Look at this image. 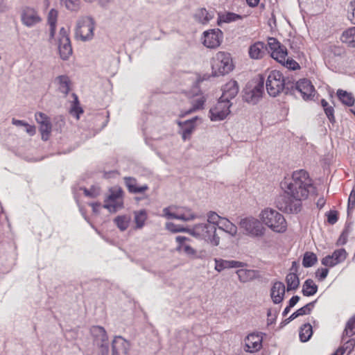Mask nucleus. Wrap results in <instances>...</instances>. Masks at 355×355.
Returning <instances> with one entry per match:
<instances>
[{
	"label": "nucleus",
	"instance_id": "49530a36",
	"mask_svg": "<svg viewBox=\"0 0 355 355\" xmlns=\"http://www.w3.org/2000/svg\"><path fill=\"white\" fill-rule=\"evenodd\" d=\"M223 218L218 216L216 212L209 211L207 214V220L205 223L213 224L215 226V228L217 230L220 220Z\"/></svg>",
	"mask_w": 355,
	"mask_h": 355
},
{
	"label": "nucleus",
	"instance_id": "3c124183",
	"mask_svg": "<svg viewBox=\"0 0 355 355\" xmlns=\"http://www.w3.org/2000/svg\"><path fill=\"white\" fill-rule=\"evenodd\" d=\"M347 17L352 24H355V1H352L348 6Z\"/></svg>",
	"mask_w": 355,
	"mask_h": 355
},
{
	"label": "nucleus",
	"instance_id": "9d476101",
	"mask_svg": "<svg viewBox=\"0 0 355 355\" xmlns=\"http://www.w3.org/2000/svg\"><path fill=\"white\" fill-rule=\"evenodd\" d=\"M58 51L60 58L63 60H67L72 55L73 49L71 44L68 31L62 27L60 29L58 38Z\"/></svg>",
	"mask_w": 355,
	"mask_h": 355
},
{
	"label": "nucleus",
	"instance_id": "6ab92c4d",
	"mask_svg": "<svg viewBox=\"0 0 355 355\" xmlns=\"http://www.w3.org/2000/svg\"><path fill=\"white\" fill-rule=\"evenodd\" d=\"M239 91V87L237 82L236 80H231L223 87V93L220 99L230 103V100L236 97Z\"/></svg>",
	"mask_w": 355,
	"mask_h": 355
},
{
	"label": "nucleus",
	"instance_id": "4468645a",
	"mask_svg": "<svg viewBox=\"0 0 355 355\" xmlns=\"http://www.w3.org/2000/svg\"><path fill=\"white\" fill-rule=\"evenodd\" d=\"M203 44L209 49L218 47L223 40V32L218 29H211L203 33Z\"/></svg>",
	"mask_w": 355,
	"mask_h": 355
},
{
	"label": "nucleus",
	"instance_id": "0eeeda50",
	"mask_svg": "<svg viewBox=\"0 0 355 355\" xmlns=\"http://www.w3.org/2000/svg\"><path fill=\"white\" fill-rule=\"evenodd\" d=\"M103 207L110 212H116L123 207V191L120 187L114 186L109 189Z\"/></svg>",
	"mask_w": 355,
	"mask_h": 355
},
{
	"label": "nucleus",
	"instance_id": "338daca9",
	"mask_svg": "<svg viewBox=\"0 0 355 355\" xmlns=\"http://www.w3.org/2000/svg\"><path fill=\"white\" fill-rule=\"evenodd\" d=\"M299 300L300 297L297 295L293 296L288 302L289 307H293L298 302Z\"/></svg>",
	"mask_w": 355,
	"mask_h": 355
},
{
	"label": "nucleus",
	"instance_id": "2eb2a0df",
	"mask_svg": "<svg viewBox=\"0 0 355 355\" xmlns=\"http://www.w3.org/2000/svg\"><path fill=\"white\" fill-rule=\"evenodd\" d=\"M36 121L40 124V131L42 135V139L47 141L51 132V123L50 119L42 112H37L35 114Z\"/></svg>",
	"mask_w": 355,
	"mask_h": 355
},
{
	"label": "nucleus",
	"instance_id": "c756f323",
	"mask_svg": "<svg viewBox=\"0 0 355 355\" xmlns=\"http://www.w3.org/2000/svg\"><path fill=\"white\" fill-rule=\"evenodd\" d=\"M340 40L350 47H355V26L343 31L340 36Z\"/></svg>",
	"mask_w": 355,
	"mask_h": 355
},
{
	"label": "nucleus",
	"instance_id": "603ef678",
	"mask_svg": "<svg viewBox=\"0 0 355 355\" xmlns=\"http://www.w3.org/2000/svg\"><path fill=\"white\" fill-rule=\"evenodd\" d=\"M83 191L85 196L92 198L97 196L100 193L99 188L96 187H92L90 189L84 188Z\"/></svg>",
	"mask_w": 355,
	"mask_h": 355
},
{
	"label": "nucleus",
	"instance_id": "8fccbe9b",
	"mask_svg": "<svg viewBox=\"0 0 355 355\" xmlns=\"http://www.w3.org/2000/svg\"><path fill=\"white\" fill-rule=\"evenodd\" d=\"M278 312L279 311L277 309H269L268 310V312H267V316H268V319H267V322H268V324H273L275 320H276V318L277 317V315H278Z\"/></svg>",
	"mask_w": 355,
	"mask_h": 355
},
{
	"label": "nucleus",
	"instance_id": "2f4dec72",
	"mask_svg": "<svg viewBox=\"0 0 355 355\" xmlns=\"http://www.w3.org/2000/svg\"><path fill=\"white\" fill-rule=\"evenodd\" d=\"M198 218V215L191 211V209L181 207L178 209V220L191 221Z\"/></svg>",
	"mask_w": 355,
	"mask_h": 355
},
{
	"label": "nucleus",
	"instance_id": "a19ab883",
	"mask_svg": "<svg viewBox=\"0 0 355 355\" xmlns=\"http://www.w3.org/2000/svg\"><path fill=\"white\" fill-rule=\"evenodd\" d=\"M205 101L206 98L205 96L202 94L196 95L191 102L193 106L192 108L190 109L187 113H191L193 111L202 109Z\"/></svg>",
	"mask_w": 355,
	"mask_h": 355
},
{
	"label": "nucleus",
	"instance_id": "774afa93",
	"mask_svg": "<svg viewBox=\"0 0 355 355\" xmlns=\"http://www.w3.org/2000/svg\"><path fill=\"white\" fill-rule=\"evenodd\" d=\"M326 200L324 198V197H320L316 202V206L319 209H321L325 205Z\"/></svg>",
	"mask_w": 355,
	"mask_h": 355
},
{
	"label": "nucleus",
	"instance_id": "f8f14e48",
	"mask_svg": "<svg viewBox=\"0 0 355 355\" xmlns=\"http://www.w3.org/2000/svg\"><path fill=\"white\" fill-rule=\"evenodd\" d=\"M232 103L219 98L216 105L209 110V117L212 121H219L225 119L230 114Z\"/></svg>",
	"mask_w": 355,
	"mask_h": 355
},
{
	"label": "nucleus",
	"instance_id": "09e8293b",
	"mask_svg": "<svg viewBox=\"0 0 355 355\" xmlns=\"http://www.w3.org/2000/svg\"><path fill=\"white\" fill-rule=\"evenodd\" d=\"M215 270L218 272H221L224 269L229 268L228 260L221 259H215Z\"/></svg>",
	"mask_w": 355,
	"mask_h": 355
},
{
	"label": "nucleus",
	"instance_id": "bb28decb",
	"mask_svg": "<svg viewBox=\"0 0 355 355\" xmlns=\"http://www.w3.org/2000/svg\"><path fill=\"white\" fill-rule=\"evenodd\" d=\"M196 120V117L193 118L192 119L187 120L184 122H178V125L181 127L182 129V136L184 140H187L189 138L191 134L195 128V121Z\"/></svg>",
	"mask_w": 355,
	"mask_h": 355
},
{
	"label": "nucleus",
	"instance_id": "ea45409f",
	"mask_svg": "<svg viewBox=\"0 0 355 355\" xmlns=\"http://www.w3.org/2000/svg\"><path fill=\"white\" fill-rule=\"evenodd\" d=\"M60 4L68 10L78 12L80 8V0H60Z\"/></svg>",
	"mask_w": 355,
	"mask_h": 355
},
{
	"label": "nucleus",
	"instance_id": "a18cd8bd",
	"mask_svg": "<svg viewBox=\"0 0 355 355\" xmlns=\"http://www.w3.org/2000/svg\"><path fill=\"white\" fill-rule=\"evenodd\" d=\"M166 228L168 231L176 233V232H185L188 234L189 232V227H183L180 225H178L174 224L173 223H166Z\"/></svg>",
	"mask_w": 355,
	"mask_h": 355
},
{
	"label": "nucleus",
	"instance_id": "864d4df0",
	"mask_svg": "<svg viewBox=\"0 0 355 355\" xmlns=\"http://www.w3.org/2000/svg\"><path fill=\"white\" fill-rule=\"evenodd\" d=\"M355 347V340L349 339L347 340L343 347H340L339 348H343L344 349V352L346 350H349V354L351 353Z\"/></svg>",
	"mask_w": 355,
	"mask_h": 355
},
{
	"label": "nucleus",
	"instance_id": "c85d7f7f",
	"mask_svg": "<svg viewBox=\"0 0 355 355\" xmlns=\"http://www.w3.org/2000/svg\"><path fill=\"white\" fill-rule=\"evenodd\" d=\"M134 214V222L135 223V229L140 230L144 227L146 224V221L148 218V214L146 209H140L135 211Z\"/></svg>",
	"mask_w": 355,
	"mask_h": 355
},
{
	"label": "nucleus",
	"instance_id": "7ed1b4c3",
	"mask_svg": "<svg viewBox=\"0 0 355 355\" xmlns=\"http://www.w3.org/2000/svg\"><path fill=\"white\" fill-rule=\"evenodd\" d=\"M188 234L195 239L203 241L212 246H218L220 237L216 234V229L211 223H200L189 227Z\"/></svg>",
	"mask_w": 355,
	"mask_h": 355
},
{
	"label": "nucleus",
	"instance_id": "c03bdc74",
	"mask_svg": "<svg viewBox=\"0 0 355 355\" xmlns=\"http://www.w3.org/2000/svg\"><path fill=\"white\" fill-rule=\"evenodd\" d=\"M73 96H74V101H73L72 107L70 109V114L78 119L80 114L83 112V110L78 105L77 96L74 94Z\"/></svg>",
	"mask_w": 355,
	"mask_h": 355
},
{
	"label": "nucleus",
	"instance_id": "393cba45",
	"mask_svg": "<svg viewBox=\"0 0 355 355\" xmlns=\"http://www.w3.org/2000/svg\"><path fill=\"white\" fill-rule=\"evenodd\" d=\"M125 184L128 188L130 193H142L148 190V187L147 184L138 186L135 178L131 177H125L123 178Z\"/></svg>",
	"mask_w": 355,
	"mask_h": 355
},
{
	"label": "nucleus",
	"instance_id": "7c9ffc66",
	"mask_svg": "<svg viewBox=\"0 0 355 355\" xmlns=\"http://www.w3.org/2000/svg\"><path fill=\"white\" fill-rule=\"evenodd\" d=\"M58 19V11L55 9H51L48 15V24L50 26L49 28V41L53 39L55 34L56 24Z\"/></svg>",
	"mask_w": 355,
	"mask_h": 355
},
{
	"label": "nucleus",
	"instance_id": "69168bd1",
	"mask_svg": "<svg viewBox=\"0 0 355 355\" xmlns=\"http://www.w3.org/2000/svg\"><path fill=\"white\" fill-rule=\"evenodd\" d=\"M26 132L31 136H33L36 132V129L34 125H31L28 123H26Z\"/></svg>",
	"mask_w": 355,
	"mask_h": 355
},
{
	"label": "nucleus",
	"instance_id": "b1692460",
	"mask_svg": "<svg viewBox=\"0 0 355 355\" xmlns=\"http://www.w3.org/2000/svg\"><path fill=\"white\" fill-rule=\"evenodd\" d=\"M214 17V12L213 10H207L204 8L196 10L193 14L195 21L202 25L209 24Z\"/></svg>",
	"mask_w": 355,
	"mask_h": 355
},
{
	"label": "nucleus",
	"instance_id": "412c9836",
	"mask_svg": "<svg viewBox=\"0 0 355 355\" xmlns=\"http://www.w3.org/2000/svg\"><path fill=\"white\" fill-rule=\"evenodd\" d=\"M262 346V337L258 334H249L245 339V350L254 353L261 349Z\"/></svg>",
	"mask_w": 355,
	"mask_h": 355
},
{
	"label": "nucleus",
	"instance_id": "dca6fc26",
	"mask_svg": "<svg viewBox=\"0 0 355 355\" xmlns=\"http://www.w3.org/2000/svg\"><path fill=\"white\" fill-rule=\"evenodd\" d=\"M289 92H297L305 101H309L311 98V80L307 78H302L298 81H294V87Z\"/></svg>",
	"mask_w": 355,
	"mask_h": 355
},
{
	"label": "nucleus",
	"instance_id": "6e6d98bb",
	"mask_svg": "<svg viewBox=\"0 0 355 355\" xmlns=\"http://www.w3.org/2000/svg\"><path fill=\"white\" fill-rule=\"evenodd\" d=\"M338 220V213L336 211H330L327 214V221L329 223L334 225Z\"/></svg>",
	"mask_w": 355,
	"mask_h": 355
},
{
	"label": "nucleus",
	"instance_id": "4be33fe9",
	"mask_svg": "<svg viewBox=\"0 0 355 355\" xmlns=\"http://www.w3.org/2000/svg\"><path fill=\"white\" fill-rule=\"evenodd\" d=\"M40 21V17L33 8H26L21 14V21L26 26L32 27Z\"/></svg>",
	"mask_w": 355,
	"mask_h": 355
},
{
	"label": "nucleus",
	"instance_id": "bf43d9fd",
	"mask_svg": "<svg viewBox=\"0 0 355 355\" xmlns=\"http://www.w3.org/2000/svg\"><path fill=\"white\" fill-rule=\"evenodd\" d=\"M348 234H349L348 230H345L342 232L340 236H339V238L337 241V244L340 245H343L345 244L347 241Z\"/></svg>",
	"mask_w": 355,
	"mask_h": 355
},
{
	"label": "nucleus",
	"instance_id": "f704fd0d",
	"mask_svg": "<svg viewBox=\"0 0 355 355\" xmlns=\"http://www.w3.org/2000/svg\"><path fill=\"white\" fill-rule=\"evenodd\" d=\"M130 220L131 217L129 215H121L114 219V223L121 231L123 232L129 227Z\"/></svg>",
	"mask_w": 355,
	"mask_h": 355
},
{
	"label": "nucleus",
	"instance_id": "423d86ee",
	"mask_svg": "<svg viewBox=\"0 0 355 355\" xmlns=\"http://www.w3.org/2000/svg\"><path fill=\"white\" fill-rule=\"evenodd\" d=\"M95 21L89 16L80 17L76 22L75 37L83 42L89 41L94 37Z\"/></svg>",
	"mask_w": 355,
	"mask_h": 355
},
{
	"label": "nucleus",
	"instance_id": "052dcab7",
	"mask_svg": "<svg viewBox=\"0 0 355 355\" xmlns=\"http://www.w3.org/2000/svg\"><path fill=\"white\" fill-rule=\"evenodd\" d=\"M302 293L305 296H311V279H307L302 288Z\"/></svg>",
	"mask_w": 355,
	"mask_h": 355
},
{
	"label": "nucleus",
	"instance_id": "e433bc0d",
	"mask_svg": "<svg viewBox=\"0 0 355 355\" xmlns=\"http://www.w3.org/2000/svg\"><path fill=\"white\" fill-rule=\"evenodd\" d=\"M299 338L302 343H306L311 339V324L309 322L305 323L300 327Z\"/></svg>",
	"mask_w": 355,
	"mask_h": 355
},
{
	"label": "nucleus",
	"instance_id": "4d7b16f0",
	"mask_svg": "<svg viewBox=\"0 0 355 355\" xmlns=\"http://www.w3.org/2000/svg\"><path fill=\"white\" fill-rule=\"evenodd\" d=\"M355 207V191L353 189L349 196L348 198V212L350 209H353Z\"/></svg>",
	"mask_w": 355,
	"mask_h": 355
},
{
	"label": "nucleus",
	"instance_id": "f03ea898",
	"mask_svg": "<svg viewBox=\"0 0 355 355\" xmlns=\"http://www.w3.org/2000/svg\"><path fill=\"white\" fill-rule=\"evenodd\" d=\"M266 87L270 96L276 97L284 91L287 94L289 90H293L294 80L292 78H284L279 71L272 70L267 75Z\"/></svg>",
	"mask_w": 355,
	"mask_h": 355
},
{
	"label": "nucleus",
	"instance_id": "a211bd4d",
	"mask_svg": "<svg viewBox=\"0 0 355 355\" xmlns=\"http://www.w3.org/2000/svg\"><path fill=\"white\" fill-rule=\"evenodd\" d=\"M263 92V78L251 89H246L244 94V99L246 102L256 104L261 98Z\"/></svg>",
	"mask_w": 355,
	"mask_h": 355
},
{
	"label": "nucleus",
	"instance_id": "e2e57ef3",
	"mask_svg": "<svg viewBox=\"0 0 355 355\" xmlns=\"http://www.w3.org/2000/svg\"><path fill=\"white\" fill-rule=\"evenodd\" d=\"M310 311H311V303H308L303 307H301L300 309L297 310V313L299 314L300 316L309 313Z\"/></svg>",
	"mask_w": 355,
	"mask_h": 355
},
{
	"label": "nucleus",
	"instance_id": "c9c22d12",
	"mask_svg": "<svg viewBox=\"0 0 355 355\" xmlns=\"http://www.w3.org/2000/svg\"><path fill=\"white\" fill-rule=\"evenodd\" d=\"M337 96L339 100L347 106H352L354 104V98L351 93L343 89L337 91Z\"/></svg>",
	"mask_w": 355,
	"mask_h": 355
},
{
	"label": "nucleus",
	"instance_id": "20e7f679",
	"mask_svg": "<svg viewBox=\"0 0 355 355\" xmlns=\"http://www.w3.org/2000/svg\"><path fill=\"white\" fill-rule=\"evenodd\" d=\"M261 222L272 231L282 233L287 229V223L284 216L275 209L266 208L259 214Z\"/></svg>",
	"mask_w": 355,
	"mask_h": 355
},
{
	"label": "nucleus",
	"instance_id": "5701e85b",
	"mask_svg": "<svg viewBox=\"0 0 355 355\" xmlns=\"http://www.w3.org/2000/svg\"><path fill=\"white\" fill-rule=\"evenodd\" d=\"M285 285L281 282H276L273 284L270 289V297L275 304H280L285 295Z\"/></svg>",
	"mask_w": 355,
	"mask_h": 355
},
{
	"label": "nucleus",
	"instance_id": "0e129e2a",
	"mask_svg": "<svg viewBox=\"0 0 355 355\" xmlns=\"http://www.w3.org/2000/svg\"><path fill=\"white\" fill-rule=\"evenodd\" d=\"M302 264L306 268L311 267V252H306L304 254Z\"/></svg>",
	"mask_w": 355,
	"mask_h": 355
},
{
	"label": "nucleus",
	"instance_id": "9b49d317",
	"mask_svg": "<svg viewBox=\"0 0 355 355\" xmlns=\"http://www.w3.org/2000/svg\"><path fill=\"white\" fill-rule=\"evenodd\" d=\"M191 239L184 236H178L175 237V241L178 243L176 251L184 254L187 257L191 259H202L200 253L193 247H191L187 242Z\"/></svg>",
	"mask_w": 355,
	"mask_h": 355
},
{
	"label": "nucleus",
	"instance_id": "58836bf2",
	"mask_svg": "<svg viewBox=\"0 0 355 355\" xmlns=\"http://www.w3.org/2000/svg\"><path fill=\"white\" fill-rule=\"evenodd\" d=\"M287 291L296 289L300 284L299 278L294 272H291L287 275L286 278Z\"/></svg>",
	"mask_w": 355,
	"mask_h": 355
},
{
	"label": "nucleus",
	"instance_id": "6e6552de",
	"mask_svg": "<svg viewBox=\"0 0 355 355\" xmlns=\"http://www.w3.org/2000/svg\"><path fill=\"white\" fill-rule=\"evenodd\" d=\"M240 227L244 233L250 237H261L265 233L261 222L254 217H246L240 221Z\"/></svg>",
	"mask_w": 355,
	"mask_h": 355
},
{
	"label": "nucleus",
	"instance_id": "de8ad7c7",
	"mask_svg": "<svg viewBox=\"0 0 355 355\" xmlns=\"http://www.w3.org/2000/svg\"><path fill=\"white\" fill-rule=\"evenodd\" d=\"M284 67L290 70H296L300 69L299 64L293 58L288 56L285 58L284 61L281 63Z\"/></svg>",
	"mask_w": 355,
	"mask_h": 355
},
{
	"label": "nucleus",
	"instance_id": "680f3d73",
	"mask_svg": "<svg viewBox=\"0 0 355 355\" xmlns=\"http://www.w3.org/2000/svg\"><path fill=\"white\" fill-rule=\"evenodd\" d=\"M228 264L229 268H243L246 266V263L244 262L234 260H228Z\"/></svg>",
	"mask_w": 355,
	"mask_h": 355
},
{
	"label": "nucleus",
	"instance_id": "4c0bfd02",
	"mask_svg": "<svg viewBox=\"0 0 355 355\" xmlns=\"http://www.w3.org/2000/svg\"><path fill=\"white\" fill-rule=\"evenodd\" d=\"M355 334V315H353L347 322L345 325V328L343 333L342 339L344 340V338L351 337Z\"/></svg>",
	"mask_w": 355,
	"mask_h": 355
},
{
	"label": "nucleus",
	"instance_id": "39448f33",
	"mask_svg": "<svg viewBox=\"0 0 355 355\" xmlns=\"http://www.w3.org/2000/svg\"><path fill=\"white\" fill-rule=\"evenodd\" d=\"M212 74L214 76H223L234 69L231 55L229 53L219 51L212 59Z\"/></svg>",
	"mask_w": 355,
	"mask_h": 355
},
{
	"label": "nucleus",
	"instance_id": "f3484780",
	"mask_svg": "<svg viewBox=\"0 0 355 355\" xmlns=\"http://www.w3.org/2000/svg\"><path fill=\"white\" fill-rule=\"evenodd\" d=\"M129 342L122 336H116L112 341V355H128Z\"/></svg>",
	"mask_w": 355,
	"mask_h": 355
},
{
	"label": "nucleus",
	"instance_id": "f257e3e1",
	"mask_svg": "<svg viewBox=\"0 0 355 355\" xmlns=\"http://www.w3.org/2000/svg\"><path fill=\"white\" fill-rule=\"evenodd\" d=\"M280 186L284 194L277 201V207L288 214H297L301 211L302 201L308 198L311 187L309 173L300 169L293 172L291 177H285Z\"/></svg>",
	"mask_w": 355,
	"mask_h": 355
},
{
	"label": "nucleus",
	"instance_id": "5fc2aeb1",
	"mask_svg": "<svg viewBox=\"0 0 355 355\" xmlns=\"http://www.w3.org/2000/svg\"><path fill=\"white\" fill-rule=\"evenodd\" d=\"M325 114L327 115V118L329 119V121L331 123L335 122V117H334V109L332 106H329L324 109Z\"/></svg>",
	"mask_w": 355,
	"mask_h": 355
},
{
	"label": "nucleus",
	"instance_id": "79ce46f5",
	"mask_svg": "<svg viewBox=\"0 0 355 355\" xmlns=\"http://www.w3.org/2000/svg\"><path fill=\"white\" fill-rule=\"evenodd\" d=\"M243 19V16L234 13V12H226L219 16V20L223 23H231L241 20Z\"/></svg>",
	"mask_w": 355,
	"mask_h": 355
},
{
	"label": "nucleus",
	"instance_id": "a878e982",
	"mask_svg": "<svg viewBox=\"0 0 355 355\" xmlns=\"http://www.w3.org/2000/svg\"><path fill=\"white\" fill-rule=\"evenodd\" d=\"M265 44L261 42H257L250 45L248 49V53L250 58L254 60L261 59L265 54Z\"/></svg>",
	"mask_w": 355,
	"mask_h": 355
},
{
	"label": "nucleus",
	"instance_id": "13d9d810",
	"mask_svg": "<svg viewBox=\"0 0 355 355\" xmlns=\"http://www.w3.org/2000/svg\"><path fill=\"white\" fill-rule=\"evenodd\" d=\"M328 272L327 268H322L315 272V276L319 280H323L327 277Z\"/></svg>",
	"mask_w": 355,
	"mask_h": 355
},
{
	"label": "nucleus",
	"instance_id": "72a5a7b5",
	"mask_svg": "<svg viewBox=\"0 0 355 355\" xmlns=\"http://www.w3.org/2000/svg\"><path fill=\"white\" fill-rule=\"evenodd\" d=\"M55 83L58 85V89L64 94H67L69 92V79L65 75L58 76L55 79Z\"/></svg>",
	"mask_w": 355,
	"mask_h": 355
},
{
	"label": "nucleus",
	"instance_id": "37998d69",
	"mask_svg": "<svg viewBox=\"0 0 355 355\" xmlns=\"http://www.w3.org/2000/svg\"><path fill=\"white\" fill-rule=\"evenodd\" d=\"M162 216L166 219H178V208L169 206L163 209Z\"/></svg>",
	"mask_w": 355,
	"mask_h": 355
},
{
	"label": "nucleus",
	"instance_id": "ddd939ff",
	"mask_svg": "<svg viewBox=\"0 0 355 355\" xmlns=\"http://www.w3.org/2000/svg\"><path fill=\"white\" fill-rule=\"evenodd\" d=\"M268 45L271 57L280 64L284 62L285 58L288 56L286 48L282 45L274 37L269 38Z\"/></svg>",
	"mask_w": 355,
	"mask_h": 355
},
{
	"label": "nucleus",
	"instance_id": "1a4fd4ad",
	"mask_svg": "<svg viewBox=\"0 0 355 355\" xmlns=\"http://www.w3.org/2000/svg\"><path fill=\"white\" fill-rule=\"evenodd\" d=\"M94 344L99 348L102 355H109L108 336L105 329L100 326H93L90 329Z\"/></svg>",
	"mask_w": 355,
	"mask_h": 355
},
{
	"label": "nucleus",
	"instance_id": "473e14b6",
	"mask_svg": "<svg viewBox=\"0 0 355 355\" xmlns=\"http://www.w3.org/2000/svg\"><path fill=\"white\" fill-rule=\"evenodd\" d=\"M218 228L232 236H234L237 233V227L225 218L220 220Z\"/></svg>",
	"mask_w": 355,
	"mask_h": 355
},
{
	"label": "nucleus",
	"instance_id": "aec40b11",
	"mask_svg": "<svg viewBox=\"0 0 355 355\" xmlns=\"http://www.w3.org/2000/svg\"><path fill=\"white\" fill-rule=\"evenodd\" d=\"M347 257V252L345 249L340 248L334 252L331 255H328L322 259V263L326 266H334L343 262Z\"/></svg>",
	"mask_w": 355,
	"mask_h": 355
},
{
	"label": "nucleus",
	"instance_id": "cd10ccee",
	"mask_svg": "<svg viewBox=\"0 0 355 355\" xmlns=\"http://www.w3.org/2000/svg\"><path fill=\"white\" fill-rule=\"evenodd\" d=\"M236 274L240 282L243 283L252 281L258 276L257 270L243 268L237 270Z\"/></svg>",
	"mask_w": 355,
	"mask_h": 355
}]
</instances>
